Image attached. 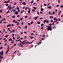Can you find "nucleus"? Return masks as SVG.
Segmentation results:
<instances>
[{
	"label": "nucleus",
	"mask_w": 63,
	"mask_h": 63,
	"mask_svg": "<svg viewBox=\"0 0 63 63\" xmlns=\"http://www.w3.org/2000/svg\"><path fill=\"white\" fill-rule=\"evenodd\" d=\"M48 28L47 29V30L48 31H49V30H52V28H51V26H48Z\"/></svg>",
	"instance_id": "1"
},
{
	"label": "nucleus",
	"mask_w": 63,
	"mask_h": 63,
	"mask_svg": "<svg viewBox=\"0 0 63 63\" xmlns=\"http://www.w3.org/2000/svg\"><path fill=\"white\" fill-rule=\"evenodd\" d=\"M3 51H2L0 53V55H3Z\"/></svg>",
	"instance_id": "2"
},
{
	"label": "nucleus",
	"mask_w": 63,
	"mask_h": 63,
	"mask_svg": "<svg viewBox=\"0 0 63 63\" xmlns=\"http://www.w3.org/2000/svg\"><path fill=\"white\" fill-rule=\"evenodd\" d=\"M22 4L24 5H26V3L25 2H23L22 3Z\"/></svg>",
	"instance_id": "3"
},
{
	"label": "nucleus",
	"mask_w": 63,
	"mask_h": 63,
	"mask_svg": "<svg viewBox=\"0 0 63 63\" xmlns=\"http://www.w3.org/2000/svg\"><path fill=\"white\" fill-rule=\"evenodd\" d=\"M9 50V49H7V51H6V54H7V53H8V51Z\"/></svg>",
	"instance_id": "4"
},
{
	"label": "nucleus",
	"mask_w": 63,
	"mask_h": 63,
	"mask_svg": "<svg viewBox=\"0 0 63 63\" xmlns=\"http://www.w3.org/2000/svg\"><path fill=\"white\" fill-rule=\"evenodd\" d=\"M15 14L16 15H18V12H17V11H16L15 12Z\"/></svg>",
	"instance_id": "5"
},
{
	"label": "nucleus",
	"mask_w": 63,
	"mask_h": 63,
	"mask_svg": "<svg viewBox=\"0 0 63 63\" xmlns=\"http://www.w3.org/2000/svg\"><path fill=\"white\" fill-rule=\"evenodd\" d=\"M11 5H10L9 6L8 8H7V9H9V8H10V7H11Z\"/></svg>",
	"instance_id": "6"
},
{
	"label": "nucleus",
	"mask_w": 63,
	"mask_h": 63,
	"mask_svg": "<svg viewBox=\"0 0 63 63\" xmlns=\"http://www.w3.org/2000/svg\"><path fill=\"white\" fill-rule=\"evenodd\" d=\"M37 23L38 24H40L41 23V22H37Z\"/></svg>",
	"instance_id": "7"
},
{
	"label": "nucleus",
	"mask_w": 63,
	"mask_h": 63,
	"mask_svg": "<svg viewBox=\"0 0 63 63\" xmlns=\"http://www.w3.org/2000/svg\"><path fill=\"white\" fill-rule=\"evenodd\" d=\"M12 41V39L11 38H10L9 40V41Z\"/></svg>",
	"instance_id": "8"
},
{
	"label": "nucleus",
	"mask_w": 63,
	"mask_h": 63,
	"mask_svg": "<svg viewBox=\"0 0 63 63\" xmlns=\"http://www.w3.org/2000/svg\"><path fill=\"white\" fill-rule=\"evenodd\" d=\"M24 43V41H23L22 42H21V43H22V45H23V43Z\"/></svg>",
	"instance_id": "9"
},
{
	"label": "nucleus",
	"mask_w": 63,
	"mask_h": 63,
	"mask_svg": "<svg viewBox=\"0 0 63 63\" xmlns=\"http://www.w3.org/2000/svg\"><path fill=\"white\" fill-rule=\"evenodd\" d=\"M44 11V9L43 8H42L41 9V11Z\"/></svg>",
	"instance_id": "10"
},
{
	"label": "nucleus",
	"mask_w": 63,
	"mask_h": 63,
	"mask_svg": "<svg viewBox=\"0 0 63 63\" xmlns=\"http://www.w3.org/2000/svg\"><path fill=\"white\" fill-rule=\"evenodd\" d=\"M30 11H31V10H30L28 11V13L29 14H30Z\"/></svg>",
	"instance_id": "11"
},
{
	"label": "nucleus",
	"mask_w": 63,
	"mask_h": 63,
	"mask_svg": "<svg viewBox=\"0 0 63 63\" xmlns=\"http://www.w3.org/2000/svg\"><path fill=\"white\" fill-rule=\"evenodd\" d=\"M37 17H35V18H34V19H35V20H36V19H37Z\"/></svg>",
	"instance_id": "12"
},
{
	"label": "nucleus",
	"mask_w": 63,
	"mask_h": 63,
	"mask_svg": "<svg viewBox=\"0 0 63 63\" xmlns=\"http://www.w3.org/2000/svg\"><path fill=\"white\" fill-rule=\"evenodd\" d=\"M9 12H10V11H8V12L6 13V14H8V13H9Z\"/></svg>",
	"instance_id": "13"
},
{
	"label": "nucleus",
	"mask_w": 63,
	"mask_h": 63,
	"mask_svg": "<svg viewBox=\"0 0 63 63\" xmlns=\"http://www.w3.org/2000/svg\"><path fill=\"white\" fill-rule=\"evenodd\" d=\"M46 21H47V20L46 19L44 21V23H46Z\"/></svg>",
	"instance_id": "14"
},
{
	"label": "nucleus",
	"mask_w": 63,
	"mask_h": 63,
	"mask_svg": "<svg viewBox=\"0 0 63 63\" xmlns=\"http://www.w3.org/2000/svg\"><path fill=\"white\" fill-rule=\"evenodd\" d=\"M48 22H49V21H48V20H47L46 21L47 23H47Z\"/></svg>",
	"instance_id": "15"
},
{
	"label": "nucleus",
	"mask_w": 63,
	"mask_h": 63,
	"mask_svg": "<svg viewBox=\"0 0 63 63\" xmlns=\"http://www.w3.org/2000/svg\"><path fill=\"white\" fill-rule=\"evenodd\" d=\"M33 8L34 9H35V10H36V7H33Z\"/></svg>",
	"instance_id": "16"
},
{
	"label": "nucleus",
	"mask_w": 63,
	"mask_h": 63,
	"mask_svg": "<svg viewBox=\"0 0 63 63\" xmlns=\"http://www.w3.org/2000/svg\"><path fill=\"white\" fill-rule=\"evenodd\" d=\"M48 13L49 14H50V15H51L52 14V13H51V12H48Z\"/></svg>",
	"instance_id": "17"
},
{
	"label": "nucleus",
	"mask_w": 63,
	"mask_h": 63,
	"mask_svg": "<svg viewBox=\"0 0 63 63\" xmlns=\"http://www.w3.org/2000/svg\"><path fill=\"white\" fill-rule=\"evenodd\" d=\"M13 22H16V20H14L13 21Z\"/></svg>",
	"instance_id": "18"
},
{
	"label": "nucleus",
	"mask_w": 63,
	"mask_h": 63,
	"mask_svg": "<svg viewBox=\"0 0 63 63\" xmlns=\"http://www.w3.org/2000/svg\"><path fill=\"white\" fill-rule=\"evenodd\" d=\"M12 9V7H11L9 9V10H10Z\"/></svg>",
	"instance_id": "19"
},
{
	"label": "nucleus",
	"mask_w": 63,
	"mask_h": 63,
	"mask_svg": "<svg viewBox=\"0 0 63 63\" xmlns=\"http://www.w3.org/2000/svg\"><path fill=\"white\" fill-rule=\"evenodd\" d=\"M15 30H13V33H15V32H14L15 31Z\"/></svg>",
	"instance_id": "20"
},
{
	"label": "nucleus",
	"mask_w": 63,
	"mask_h": 63,
	"mask_svg": "<svg viewBox=\"0 0 63 63\" xmlns=\"http://www.w3.org/2000/svg\"><path fill=\"white\" fill-rule=\"evenodd\" d=\"M41 26H42H42H43V23L41 24Z\"/></svg>",
	"instance_id": "21"
},
{
	"label": "nucleus",
	"mask_w": 63,
	"mask_h": 63,
	"mask_svg": "<svg viewBox=\"0 0 63 63\" xmlns=\"http://www.w3.org/2000/svg\"><path fill=\"white\" fill-rule=\"evenodd\" d=\"M15 6H13V7H12V9H13L14 8H15Z\"/></svg>",
	"instance_id": "22"
},
{
	"label": "nucleus",
	"mask_w": 63,
	"mask_h": 63,
	"mask_svg": "<svg viewBox=\"0 0 63 63\" xmlns=\"http://www.w3.org/2000/svg\"><path fill=\"white\" fill-rule=\"evenodd\" d=\"M24 12V10H23L20 13V14H21L22 13H23Z\"/></svg>",
	"instance_id": "23"
},
{
	"label": "nucleus",
	"mask_w": 63,
	"mask_h": 63,
	"mask_svg": "<svg viewBox=\"0 0 63 63\" xmlns=\"http://www.w3.org/2000/svg\"><path fill=\"white\" fill-rule=\"evenodd\" d=\"M2 9H1V10H0V13H2Z\"/></svg>",
	"instance_id": "24"
},
{
	"label": "nucleus",
	"mask_w": 63,
	"mask_h": 63,
	"mask_svg": "<svg viewBox=\"0 0 63 63\" xmlns=\"http://www.w3.org/2000/svg\"><path fill=\"white\" fill-rule=\"evenodd\" d=\"M55 14V12H53L52 13V15H54Z\"/></svg>",
	"instance_id": "25"
},
{
	"label": "nucleus",
	"mask_w": 63,
	"mask_h": 63,
	"mask_svg": "<svg viewBox=\"0 0 63 63\" xmlns=\"http://www.w3.org/2000/svg\"><path fill=\"white\" fill-rule=\"evenodd\" d=\"M15 16H14L12 17V18H15Z\"/></svg>",
	"instance_id": "26"
},
{
	"label": "nucleus",
	"mask_w": 63,
	"mask_h": 63,
	"mask_svg": "<svg viewBox=\"0 0 63 63\" xmlns=\"http://www.w3.org/2000/svg\"><path fill=\"white\" fill-rule=\"evenodd\" d=\"M20 19V20H21V21L22 20V19H23L22 18H21Z\"/></svg>",
	"instance_id": "27"
},
{
	"label": "nucleus",
	"mask_w": 63,
	"mask_h": 63,
	"mask_svg": "<svg viewBox=\"0 0 63 63\" xmlns=\"http://www.w3.org/2000/svg\"><path fill=\"white\" fill-rule=\"evenodd\" d=\"M35 10L33 9L32 10V12H35Z\"/></svg>",
	"instance_id": "28"
},
{
	"label": "nucleus",
	"mask_w": 63,
	"mask_h": 63,
	"mask_svg": "<svg viewBox=\"0 0 63 63\" xmlns=\"http://www.w3.org/2000/svg\"><path fill=\"white\" fill-rule=\"evenodd\" d=\"M31 39H32L33 38H34L33 37H32L30 38Z\"/></svg>",
	"instance_id": "29"
},
{
	"label": "nucleus",
	"mask_w": 63,
	"mask_h": 63,
	"mask_svg": "<svg viewBox=\"0 0 63 63\" xmlns=\"http://www.w3.org/2000/svg\"><path fill=\"white\" fill-rule=\"evenodd\" d=\"M17 10H19V8L18 7H17Z\"/></svg>",
	"instance_id": "30"
},
{
	"label": "nucleus",
	"mask_w": 63,
	"mask_h": 63,
	"mask_svg": "<svg viewBox=\"0 0 63 63\" xmlns=\"http://www.w3.org/2000/svg\"><path fill=\"white\" fill-rule=\"evenodd\" d=\"M33 2H34V1H32V2H31V4H32V3H33Z\"/></svg>",
	"instance_id": "31"
},
{
	"label": "nucleus",
	"mask_w": 63,
	"mask_h": 63,
	"mask_svg": "<svg viewBox=\"0 0 63 63\" xmlns=\"http://www.w3.org/2000/svg\"><path fill=\"white\" fill-rule=\"evenodd\" d=\"M18 41H19V42H21V41L20 40V39H19L18 40Z\"/></svg>",
	"instance_id": "32"
},
{
	"label": "nucleus",
	"mask_w": 63,
	"mask_h": 63,
	"mask_svg": "<svg viewBox=\"0 0 63 63\" xmlns=\"http://www.w3.org/2000/svg\"><path fill=\"white\" fill-rule=\"evenodd\" d=\"M49 18H51V17H52V16H49Z\"/></svg>",
	"instance_id": "33"
},
{
	"label": "nucleus",
	"mask_w": 63,
	"mask_h": 63,
	"mask_svg": "<svg viewBox=\"0 0 63 63\" xmlns=\"http://www.w3.org/2000/svg\"><path fill=\"white\" fill-rule=\"evenodd\" d=\"M44 5L45 6H47V5L46 4H44Z\"/></svg>",
	"instance_id": "34"
},
{
	"label": "nucleus",
	"mask_w": 63,
	"mask_h": 63,
	"mask_svg": "<svg viewBox=\"0 0 63 63\" xmlns=\"http://www.w3.org/2000/svg\"><path fill=\"white\" fill-rule=\"evenodd\" d=\"M8 5H9V4H6V6H8Z\"/></svg>",
	"instance_id": "35"
},
{
	"label": "nucleus",
	"mask_w": 63,
	"mask_h": 63,
	"mask_svg": "<svg viewBox=\"0 0 63 63\" xmlns=\"http://www.w3.org/2000/svg\"><path fill=\"white\" fill-rule=\"evenodd\" d=\"M16 51H17L16 50V51H15L13 53V54H15V53H16Z\"/></svg>",
	"instance_id": "36"
},
{
	"label": "nucleus",
	"mask_w": 63,
	"mask_h": 63,
	"mask_svg": "<svg viewBox=\"0 0 63 63\" xmlns=\"http://www.w3.org/2000/svg\"><path fill=\"white\" fill-rule=\"evenodd\" d=\"M14 42V40H13L12 42H11V43H13Z\"/></svg>",
	"instance_id": "37"
},
{
	"label": "nucleus",
	"mask_w": 63,
	"mask_h": 63,
	"mask_svg": "<svg viewBox=\"0 0 63 63\" xmlns=\"http://www.w3.org/2000/svg\"><path fill=\"white\" fill-rule=\"evenodd\" d=\"M12 37H14V33L12 35Z\"/></svg>",
	"instance_id": "38"
},
{
	"label": "nucleus",
	"mask_w": 63,
	"mask_h": 63,
	"mask_svg": "<svg viewBox=\"0 0 63 63\" xmlns=\"http://www.w3.org/2000/svg\"><path fill=\"white\" fill-rule=\"evenodd\" d=\"M25 18H27V16H25Z\"/></svg>",
	"instance_id": "39"
},
{
	"label": "nucleus",
	"mask_w": 63,
	"mask_h": 63,
	"mask_svg": "<svg viewBox=\"0 0 63 63\" xmlns=\"http://www.w3.org/2000/svg\"><path fill=\"white\" fill-rule=\"evenodd\" d=\"M40 14H43V12H40Z\"/></svg>",
	"instance_id": "40"
},
{
	"label": "nucleus",
	"mask_w": 63,
	"mask_h": 63,
	"mask_svg": "<svg viewBox=\"0 0 63 63\" xmlns=\"http://www.w3.org/2000/svg\"><path fill=\"white\" fill-rule=\"evenodd\" d=\"M8 37V35H6L5 36V38H7Z\"/></svg>",
	"instance_id": "41"
},
{
	"label": "nucleus",
	"mask_w": 63,
	"mask_h": 63,
	"mask_svg": "<svg viewBox=\"0 0 63 63\" xmlns=\"http://www.w3.org/2000/svg\"><path fill=\"white\" fill-rule=\"evenodd\" d=\"M13 40H15V38L14 37H13Z\"/></svg>",
	"instance_id": "42"
},
{
	"label": "nucleus",
	"mask_w": 63,
	"mask_h": 63,
	"mask_svg": "<svg viewBox=\"0 0 63 63\" xmlns=\"http://www.w3.org/2000/svg\"><path fill=\"white\" fill-rule=\"evenodd\" d=\"M27 28V26H26L25 27V29H26Z\"/></svg>",
	"instance_id": "43"
},
{
	"label": "nucleus",
	"mask_w": 63,
	"mask_h": 63,
	"mask_svg": "<svg viewBox=\"0 0 63 63\" xmlns=\"http://www.w3.org/2000/svg\"><path fill=\"white\" fill-rule=\"evenodd\" d=\"M18 27L19 28H20V29H21V27H20V26H18Z\"/></svg>",
	"instance_id": "44"
},
{
	"label": "nucleus",
	"mask_w": 63,
	"mask_h": 63,
	"mask_svg": "<svg viewBox=\"0 0 63 63\" xmlns=\"http://www.w3.org/2000/svg\"><path fill=\"white\" fill-rule=\"evenodd\" d=\"M16 44H15L14 45V47H15V46H16Z\"/></svg>",
	"instance_id": "45"
},
{
	"label": "nucleus",
	"mask_w": 63,
	"mask_h": 63,
	"mask_svg": "<svg viewBox=\"0 0 63 63\" xmlns=\"http://www.w3.org/2000/svg\"><path fill=\"white\" fill-rule=\"evenodd\" d=\"M56 19V18H54V20H55Z\"/></svg>",
	"instance_id": "46"
},
{
	"label": "nucleus",
	"mask_w": 63,
	"mask_h": 63,
	"mask_svg": "<svg viewBox=\"0 0 63 63\" xmlns=\"http://www.w3.org/2000/svg\"><path fill=\"white\" fill-rule=\"evenodd\" d=\"M5 20V18H3L2 20Z\"/></svg>",
	"instance_id": "47"
},
{
	"label": "nucleus",
	"mask_w": 63,
	"mask_h": 63,
	"mask_svg": "<svg viewBox=\"0 0 63 63\" xmlns=\"http://www.w3.org/2000/svg\"><path fill=\"white\" fill-rule=\"evenodd\" d=\"M45 36V34H44L42 35V37H44Z\"/></svg>",
	"instance_id": "48"
},
{
	"label": "nucleus",
	"mask_w": 63,
	"mask_h": 63,
	"mask_svg": "<svg viewBox=\"0 0 63 63\" xmlns=\"http://www.w3.org/2000/svg\"><path fill=\"white\" fill-rule=\"evenodd\" d=\"M4 58V57H1V58H0V59H2V58Z\"/></svg>",
	"instance_id": "49"
},
{
	"label": "nucleus",
	"mask_w": 63,
	"mask_h": 63,
	"mask_svg": "<svg viewBox=\"0 0 63 63\" xmlns=\"http://www.w3.org/2000/svg\"><path fill=\"white\" fill-rule=\"evenodd\" d=\"M44 28L43 27H42L41 28V29H42V30Z\"/></svg>",
	"instance_id": "50"
},
{
	"label": "nucleus",
	"mask_w": 63,
	"mask_h": 63,
	"mask_svg": "<svg viewBox=\"0 0 63 63\" xmlns=\"http://www.w3.org/2000/svg\"><path fill=\"white\" fill-rule=\"evenodd\" d=\"M36 4V3H33V5H35Z\"/></svg>",
	"instance_id": "51"
},
{
	"label": "nucleus",
	"mask_w": 63,
	"mask_h": 63,
	"mask_svg": "<svg viewBox=\"0 0 63 63\" xmlns=\"http://www.w3.org/2000/svg\"><path fill=\"white\" fill-rule=\"evenodd\" d=\"M25 6L23 7L22 8L23 9H25Z\"/></svg>",
	"instance_id": "52"
},
{
	"label": "nucleus",
	"mask_w": 63,
	"mask_h": 63,
	"mask_svg": "<svg viewBox=\"0 0 63 63\" xmlns=\"http://www.w3.org/2000/svg\"><path fill=\"white\" fill-rule=\"evenodd\" d=\"M14 12H16V10H15V9H14Z\"/></svg>",
	"instance_id": "53"
},
{
	"label": "nucleus",
	"mask_w": 63,
	"mask_h": 63,
	"mask_svg": "<svg viewBox=\"0 0 63 63\" xmlns=\"http://www.w3.org/2000/svg\"><path fill=\"white\" fill-rule=\"evenodd\" d=\"M21 25H23V22H22L21 24Z\"/></svg>",
	"instance_id": "54"
},
{
	"label": "nucleus",
	"mask_w": 63,
	"mask_h": 63,
	"mask_svg": "<svg viewBox=\"0 0 63 63\" xmlns=\"http://www.w3.org/2000/svg\"><path fill=\"white\" fill-rule=\"evenodd\" d=\"M58 20H59V21H60V20H61L59 18Z\"/></svg>",
	"instance_id": "55"
},
{
	"label": "nucleus",
	"mask_w": 63,
	"mask_h": 63,
	"mask_svg": "<svg viewBox=\"0 0 63 63\" xmlns=\"http://www.w3.org/2000/svg\"><path fill=\"white\" fill-rule=\"evenodd\" d=\"M51 6H50L49 7V9H51Z\"/></svg>",
	"instance_id": "56"
},
{
	"label": "nucleus",
	"mask_w": 63,
	"mask_h": 63,
	"mask_svg": "<svg viewBox=\"0 0 63 63\" xmlns=\"http://www.w3.org/2000/svg\"><path fill=\"white\" fill-rule=\"evenodd\" d=\"M61 8H63V6L62 5H61Z\"/></svg>",
	"instance_id": "57"
},
{
	"label": "nucleus",
	"mask_w": 63,
	"mask_h": 63,
	"mask_svg": "<svg viewBox=\"0 0 63 63\" xmlns=\"http://www.w3.org/2000/svg\"><path fill=\"white\" fill-rule=\"evenodd\" d=\"M31 35H34V33H31Z\"/></svg>",
	"instance_id": "58"
},
{
	"label": "nucleus",
	"mask_w": 63,
	"mask_h": 63,
	"mask_svg": "<svg viewBox=\"0 0 63 63\" xmlns=\"http://www.w3.org/2000/svg\"><path fill=\"white\" fill-rule=\"evenodd\" d=\"M57 7H59V5H57Z\"/></svg>",
	"instance_id": "59"
},
{
	"label": "nucleus",
	"mask_w": 63,
	"mask_h": 63,
	"mask_svg": "<svg viewBox=\"0 0 63 63\" xmlns=\"http://www.w3.org/2000/svg\"><path fill=\"white\" fill-rule=\"evenodd\" d=\"M7 2V1H5L4 2V3H6Z\"/></svg>",
	"instance_id": "60"
},
{
	"label": "nucleus",
	"mask_w": 63,
	"mask_h": 63,
	"mask_svg": "<svg viewBox=\"0 0 63 63\" xmlns=\"http://www.w3.org/2000/svg\"><path fill=\"white\" fill-rule=\"evenodd\" d=\"M28 24V25H31V24H30V23H29Z\"/></svg>",
	"instance_id": "61"
},
{
	"label": "nucleus",
	"mask_w": 63,
	"mask_h": 63,
	"mask_svg": "<svg viewBox=\"0 0 63 63\" xmlns=\"http://www.w3.org/2000/svg\"><path fill=\"white\" fill-rule=\"evenodd\" d=\"M28 9V8L27 7H26L25 8V10H27Z\"/></svg>",
	"instance_id": "62"
},
{
	"label": "nucleus",
	"mask_w": 63,
	"mask_h": 63,
	"mask_svg": "<svg viewBox=\"0 0 63 63\" xmlns=\"http://www.w3.org/2000/svg\"><path fill=\"white\" fill-rule=\"evenodd\" d=\"M37 14H38V15H39V12H37Z\"/></svg>",
	"instance_id": "63"
},
{
	"label": "nucleus",
	"mask_w": 63,
	"mask_h": 63,
	"mask_svg": "<svg viewBox=\"0 0 63 63\" xmlns=\"http://www.w3.org/2000/svg\"><path fill=\"white\" fill-rule=\"evenodd\" d=\"M3 48V47H0V49H1Z\"/></svg>",
	"instance_id": "64"
}]
</instances>
